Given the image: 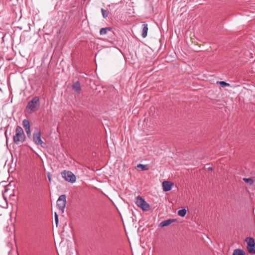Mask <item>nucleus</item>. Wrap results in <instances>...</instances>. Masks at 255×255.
Listing matches in <instances>:
<instances>
[{"label": "nucleus", "mask_w": 255, "mask_h": 255, "mask_svg": "<svg viewBox=\"0 0 255 255\" xmlns=\"http://www.w3.org/2000/svg\"><path fill=\"white\" fill-rule=\"evenodd\" d=\"M15 132V133L13 136V142L17 145L22 143L26 138L22 128L20 126H17Z\"/></svg>", "instance_id": "nucleus-1"}, {"label": "nucleus", "mask_w": 255, "mask_h": 255, "mask_svg": "<svg viewBox=\"0 0 255 255\" xmlns=\"http://www.w3.org/2000/svg\"><path fill=\"white\" fill-rule=\"evenodd\" d=\"M39 106V99L38 97H35L28 102L26 108L34 112L38 110Z\"/></svg>", "instance_id": "nucleus-2"}, {"label": "nucleus", "mask_w": 255, "mask_h": 255, "mask_svg": "<svg viewBox=\"0 0 255 255\" xmlns=\"http://www.w3.org/2000/svg\"><path fill=\"white\" fill-rule=\"evenodd\" d=\"M135 203L136 205L143 211H148L149 209V205L141 197L138 196L136 197L135 198Z\"/></svg>", "instance_id": "nucleus-3"}, {"label": "nucleus", "mask_w": 255, "mask_h": 255, "mask_svg": "<svg viewBox=\"0 0 255 255\" xmlns=\"http://www.w3.org/2000/svg\"><path fill=\"white\" fill-rule=\"evenodd\" d=\"M62 177L67 181L74 183L76 181V176L71 171L64 170L61 172Z\"/></svg>", "instance_id": "nucleus-4"}, {"label": "nucleus", "mask_w": 255, "mask_h": 255, "mask_svg": "<svg viewBox=\"0 0 255 255\" xmlns=\"http://www.w3.org/2000/svg\"><path fill=\"white\" fill-rule=\"evenodd\" d=\"M66 204V196L60 195L57 201V206L59 210L63 213Z\"/></svg>", "instance_id": "nucleus-5"}, {"label": "nucleus", "mask_w": 255, "mask_h": 255, "mask_svg": "<svg viewBox=\"0 0 255 255\" xmlns=\"http://www.w3.org/2000/svg\"><path fill=\"white\" fill-rule=\"evenodd\" d=\"M247 243V249L249 253L255 254V242L254 238L248 237L246 239Z\"/></svg>", "instance_id": "nucleus-6"}, {"label": "nucleus", "mask_w": 255, "mask_h": 255, "mask_svg": "<svg viewBox=\"0 0 255 255\" xmlns=\"http://www.w3.org/2000/svg\"><path fill=\"white\" fill-rule=\"evenodd\" d=\"M33 140L34 142L37 144L40 145L41 147L45 145V143L42 141L41 138V132L40 131L34 132L33 134Z\"/></svg>", "instance_id": "nucleus-7"}, {"label": "nucleus", "mask_w": 255, "mask_h": 255, "mask_svg": "<svg viewBox=\"0 0 255 255\" xmlns=\"http://www.w3.org/2000/svg\"><path fill=\"white\" fill-rule=\"evenodd\" d=\"M173 184L170 181H164L162 182L163 190L165 192H167L171 190Z\"/></svg>", "instance_id": "nucleus-8"}, {"label": "nucleus", "mask_w": 255, "mask_h": 255, "mask_svg": "<svg viewBox=\"0 0 255 255\" xmlns=\"http://www.w3.org/2000/svg\"><path fill=\"white\" fill-rule=\"evenodd\" d=\"M72 89L76 93H80L81 90V85L79 81L75 82L72 85Z\"/></svg>", "instance_id": "nucleus-9"}, {"label": "nucleus", "mask_w": 255, "mask_h": 255, "mask_svg": "<svg viewBox=\"0 0 255 255\" xmlns=\"http://www.w3.org/2000/svg\"><path fill=\"white\" fill-rule=\"evenodd\" d=\"M175 221V220L174 219H168L167 220H164V221H163L162 222H161L160 223L159 226L160 227H166V226H168V225H170L171 224L173 223V222H174Z\"/></svg>", "instance_id": "nucleus-10"}, {"label": "nucleus", "mask_w": 255, "mask_h": 255, "mask_svg": "<svg viewBox=\"0 0 255 255\" xmlns=\"http://www.w3.org/2000/svg\"><path fill=\"white\" fill-rule=\"evenodd\" d=\"M148 31V24L145 22L142 24V36L143 38L146 37Z\"/></svg>", "instance_id": "nucleus-11"}, {"label": "nucleus", "mask_w": 255, "mask_h": 255, "mask_svg": "<svg viewBox=\"0 0 255 255\" xmlns=\"http://www.w3.org/2000/svg\"><path fill=\"white\" fill-rule=\"evenodd\" d=\"M233 255H246V253L243 250L237 249L234 250Z\"/></svg>", "instance_id": "nucleus-12"}, {"label": "nucleus", "mask_w": 255, "mask_h": 255, "mask_svg": "<svg viewBox=\"0 0 255 255\" xmlns=\"http://www.w3.org/2000/svg\"><path fill=\"white\" fill-rule=\"evenodd\" d=\"M112 29L111 27H107L105 28H102L100 30V33L101 35H104L107 33V31H110Z\"/></svg>", "instance_id": "nucleus-13"}, {"label": "nucleus", "mask_w": 255, "mask_h": 255, "mask_svg": "<svg viewBox=\"0 0 255 255\" xmlns=\"http://www.w3.org/2000/svg\"><path fill=\"white\" fill-rule=\"evenodd\" d=\"M187 211L185 209H182L179 210L178 211V215L182 217H183L185 216L186 214Z\"/></svg>", "instance_id": "nucleus-14"}, {"label": "nucleus", "mask_w": 255, "mask_h": 255, "mask_svg": "<svg viewBox=\"0 0 255 255\" xmlns=\"http://www.w3.org/2000/svg\"><path fill=\"white\" fill-rule=\"evenodd\" d=\"M101 12H102V15L104 18H106L108 16L109 14V12L108 10H105L104 8H102Z\"/></svg>", "instance_id": "nucleus-15"}, {"label": "nucleus", "mask_w": 255, "mask_h": 255, "mask_svg": "<svg viewBox=\"0 0 255 255\" xmlns=\"http://www.w3.org/2000/svg\"><path fill=\"white\" fill-rule=\"evenodd\" d=\"M137 167L139 168H141L142 171H146L148 169L147 165H144V164H138L137 165Z\"/></svg>", "instance_id": "nucleus-16"}, {"label": "nucleus", "mask_w": 255, "mask_h": 255, "mask_svg": "<svg viewBox=\"0 0 255 255\" xmlns=\"http://www.w3.org/2000/svg\"><path fill=\"white\" fill-rule=\"evenodd\" d=\"M243 180L247 184H249L250 185H253L254 183V180L252 179V178H243Z\"/></svg>", "instance_id": "nucleus-17"}, {"label": "nucleus", "mask_w": 255, "mask_h": 255, "mask_svg": "<svg viewBox=\"0 0 255 255\" xmlns=\"http://www.w3.org/2000/svg\"><path fill=\"white\" fill-rule=\"evenodd\" d=\"M22 126L24 128L30 127V123L29 121L28 120L24 119L22 122Z\"/></svg>", "instance_id": "nucleus-18"}, {"label": "nucleus", "mask_w": 255, "mask_h": 255, "mask_svg": "<svg viewBox=\"0 0 255 255\" xmlns=\"http://www.w3.org/2000/svg\"><path fill=\"white\" fill-rule=\"evenodd\" d=\"M217 83H219L222 87H225L226 86H229L230 85L229 83H226L225 81L217 82Z\"/></svg>", "instance_id": "nucleus-19"}, {"label": "nucleus", "mask_w": 255, "mask_h": 255, "mask_svg": "<svg viewBox=\"0 0 255 255\" xmlns=\"http://www.w3.org/2000/svg\"><path fill=\"white\" fill-rule=\"evenodd\" d=\"M24 129H25V132L27 135V136L28 137H31V132H30V127L26 128Z\"/></svg>", "instance_id": "nucleus-20"}, {"label": "nucleus", "mask_w": 255, "mask_h": 255, "mask_svg": "<svg viewBox=\"0 0 255 255\" xmlns=\"http://www.w3.org/2000/svg\"><path fill=\"white\" fill-rule=\"evenodd\" d=\"M54 218H55V224H56V227H57L58 224V215L56 212H55V213H54Z\"/></svg>", "instance_id": "nucleus-21"}, {"label": "nucleus", "mask_w": 255, "mask_h": 255, "mask_svg": "<svg viewBox=\"0 0 255 255\" xmlns=\"http://www.w3.org/2000/svg\"><path fill=\"white\" fill-rule=\"evenodd\" d=\"M47 177H48V180H49V182H51V177L50 173L48 174Z\"/></svg>", "instance_id": "nucleus-22"}, {"label": "nucleus", "mask_w": 255, "mask_h": 255, "mask_svg": "<svg viewBox=\"0 0 255 255\" xmlns=\"http://www.w3.org/2000/svg\"><path fill=\"white\" fill-rule=\"evenodd\" d=\"M208 169H209V170H212V167H209V168H208Z\"/></svg>", "instance_id": "nucleus-23"}, {"label": "nucleus", "mask_w": 255, "mask_h": 255, "mask_svg": "<svg viewBox=\"0 0 255 255\" xmlns=\"http://www.w3.org/2000/svg\"><path fill=\"white\" fill-rule=\"evenodd\" d=\"M6 132H7V131L6 130V131H5V135L6 137L7 138V136H6Z\"/></svg>", "instance_id": "nucleus-24"}, {"label": "nucleus", "mask_w": 255, "mask_h": 255, "mask_svg": "<svg viewBox=\"0 0 255 255\" xmlns=\"http://www.w3.org/2000/svg\"><path fill=\"white\" fill-rule=\"evenodd\" d=\"M11 253V251L9 252V253H8V255H10Z\"/></svg>", "instance_id": "nucleus-25"}, {"label": "nucleus", "mask_w": 255, "mask_h": 255, "mask_svg": "<svg viewBox=\"0 0 255 255\" xmlns=\"http://www.w3.org/2000/svg\"><path fill=\"white\" fill-rule=\"evenodd\" d=\"M254 182H255V180H254Z\"/></svg>", "instance_id": "nucleus-26"}]
</instances>
